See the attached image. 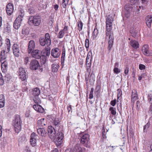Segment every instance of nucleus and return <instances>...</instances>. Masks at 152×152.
I'll return each instance as SVG.
<instances>
[{"label":"nucleus","mask_w":152,"mask_h":152,"mask_svg":"<svg viewBox=\"0 0 152 152\" xmlns=\"http://www.w3.org/2000/svg\"><path fill=\"white\" fill-rule=\"evenodd\" d=\"M113 71L115 73L118 74L120 72V70L117 67H115L113 69Z\"/></svg>","instance_id":"nucleus-44"},{"label":"nucleus","mask_w":152,"mask_h":152,"mask_svg":"<svg viewBox=\"0 0 152 152\" xmlns=\"http://www.w3.org/2000/svg\"><path fill=\"white\" fill-rule=\"evenodd\" d=\"M39 66V63L36 59H33L31 61L30 65V67L31 69L36 70Z\"/></svg>","instance_id":"nucleus-8"},{"label":"nucleus","mask_w":152,"mask_h":152,"mask_svg":"<svg viewBox=\"0 0 152 152\" xmlns=\"http://www.w3.org/2000/svg\"><path fill=\"white\" fill-rule=\"evenodd\" d=\"M146 76V74L145 73H142L141 74V75L139 76L138 77V80H141L142 78H143L145 76Z\"/></svg>","instance_id":"nucleus-50"},{"label":"nucleus","mask_w":152,"mask_h":152,"mask_svg":"<svg viewBox=\"0 0 152 152\" xmlns=\"http://www.w3.org/2000/svg\"><path fill=\"white\" fill-rule=\"evenodd\" d=\"M64 152H72V151L71 149H66Z\"/></svg>","instance_id":"nucleus-63"},{"label":"nucleus","mask_w":152,"mask_h":152,"mask_svg":"<svg viewBox=\"0 0 152 152\" xmlns=\"http://www.w3.org/2000/svg\"><path fill=\"white\" fill-rule=\"evenodd\" d=\"M92 58V52L91 51H90L88 53L86 58V65L88 69L90 68L91 66Z\"/></svg>","instance_id":"nucleus-10"},{"label":"nucleus","mask_w":152,"mask_h":152,"mask_svg":"<svg viewBox=\"0 0 152 152\" xmlns=\"http://www.w3.org/2000/svg\"><path fill=\"white\" fill-rule=\"evenodd\" d=\"M145 21L148 27H150L152 22V15H149L146 16Z\"/></svg>","instance_id":"nucleus-15"},{"label":"nucleus","mask_w":152,"mask_h":152,"mask_svg":"<svg viewBox=\"0 0 152 152\" xmlns=\"http://www.w3.org/2000/svg\"><path fill=\"white\" fill-rule=\"evenodd\" d=\"M54 125L56 126H58L59 124V121L58 120H54L53 122Z\"/></svg>","instance_id":"nucleus-45"},{"label":"nucleus","mask_w":152,"mask_h":152,"mask_svg":"<svg viewBox=\"0 0 152 152\" xmlns=\"http://www.w3.org/2000/svg\"><path fill=\"white\" fill-rule=\"evenodd\" d=\"M71 107H72L71 105H70L68 107H67V109L68 112H69L71 110V109H72Z\"/></svg>","instance_id":"nucleus-61"},{"label":"nucleus","mask_w":152,"mask_h":152,"mask_svg":"<svg viewBox=\"0 0 152 152\" xmlns=\"http://www.w3.org/2000/svg\"><path fill=\"white\" fill-rule=\"evenodd\" d=\"M40 44L42 46H45L46 44L47 46H49L51 44V40L50 35L47 33L45 35V37H40L39 39Z\"/></svg>","instance_id":"nucleus-4"},{"label":"nucleus","mask_w":152,"mask_h":152,"mask_svg":"<svg viewBox=\"0 0 152 152\" xmlns=\"http://www.w3.org/2000/svg\"><path fill=\"white\" fill-rule=\"evenodd\" d=\"M24 15V12L23 10L21 11L20 13L17 18H20V19H21V21L22 20V18L23 17Z\"/></svg>","instance_id":"nucleus-37"},{"label":"nucleus","mask_w":152,"mask_h":152,"mask_svg":"<svg viewBox=\"0 0 152 152\" xmlns=\"http://www.w3.org/2000/svg\"><path fill=\"white\" fill-rule=\"evenodd\" d=\"M20 117L19 115H15L14 119L13 121V124H20Z\"/></svg>","instance_id":"nucleus-24"},{"label":"nucleus","mask_w":152,"mask_h":152,"mask_svg":"<svg viewBox=\"0 0 152 152\" xmlns=\"http://www.w3.org/2000/svg\"><path fill=\"white\" fill-rule=\"evenodd\" d=\"M149 124L147 123V124L144 126L143 130L144 132L146 131L147 129L149 128Z\"/></svg>","instance_id":"nucleus-47"},{"label":"nucleus","mask_w":152,"mask_h":152,"mask_svg":"<svg viewBox=\"0 0 152 152\" xmlns=\"http://www.w3.org/2000/svg\"><path fill=\"white\" fill-rule=\"evenodd\" d=\"M40 93V91L39 88H35L32 91V94L34 96H37Z\"/></svg>","instance_id":"nucleus-25"},{"label":"nucleus","mask_w":152,"mask_h":152,"mask_svg":"<svg viewBox=\"0 0 152 152\" xmlns=\"http://www.w3.org/2000/svg\"><path fill=\"white\" fill-rule=\"evenodd\" d=\"M33 99L35 103L39 104L41 103L40 99L38 97L35 96Z\"/></svg>","instance_id":"nucleus-34"},{"label":"nucleus","mask_w":152,"mask_h":152,"mask_svg":"<svg viewBox=\"0 0 152 152\" xmlns=\"http://www.w3.org/2000/svg\"><path fill=\"white\" fill-rule=\"evenodd\" d=\"M116 100L115 99L113 100H112L110 102V104L113 106H114L116 104Z\"/></svg>","instance_id":"nucleus-49"},{"label":"nucleus","mask_w":152,"mask_h":152,"mask_svg":"<svg viewBox=\"0 0 152 152\" xmlns=\"http://www.w3.org/2000/svg\"><path fill=\"white\" fill-rule=\"evenodd\" d=\"M24 152H31L29 148L28 147H26V148Z\"/></svg>","instance_id":"nucleus-56"},{"label":"nucleus","mask_w":152,"mask_h":152,"mask_svg":"<svg viewBox=\"0 0 152 152\" xmlns=\"http://www.w3.org/2000/svg\"><path fill=\"white\" fill-rule=\"evenodd\" d=\"M43 52L44 55L47 56H49L50 53V48H45V49L43 50Z\"/></svg>","instance_id":"nucleus-29"},{"label":"nucleus","mask_w":152,"mask_h":152,"mask_svg":"<svg viewBox=\"0 0 152 152\" xmlns=\"http://www.w3.org/2000/svg\"><path fill=\"white\" fill-rule=\"evenodd\" d=\"M64 32L63 30L59 32L58 34V37L59 38H62L64 35Z\"/></svg>","instance_id":"nucleus-36"},{"label":"nucleus","mask_w":152,"mask_h":152,"mask_svg":"<svg viewBox=\"0 0 152 152\" xmlns=\"http://www.w3.org/2000/svg\"><path fill=\"white\" fill-rule=\"evenodd\" d=\"M38 136L34 132L32 133L31 135L30 142L32 146H35L38 139Z\"/></svg>","instance_id":"nucleus-11"},{"label":"nucleus","mask_w":152,"mask_h":152,"mask_svg":"<svg viewBox=\"0 0 152 152\" xmlns=\"http://www.w3.org/2000/svg\"><path fill=\"white\" fill-rule=\"evenodd\" d=\"M14 56L18 57L20 54V50L19 45L16 44H14L12 48Z\"/></svg>","instance_id":"nucleus-7"},{"label":"nucleus","mask_w":152,"mask_h":152,"mask_svg":"<svg viewBox=\"0 0 152 152\" xmlns=\"http://www.w3.org/2000/svg\"><path fill=\"white\" fill-rule=\"evenodd\" d=\"M2 126L0 125V137H1L2 134Z\"/></svg>","instance_id":"nucleus-60"},{"label":"nucleus","mask_w":152,"mask_h":152,"mask_svg":"<svg viewBox=\"0 0 152 152\" xmlns=\"http://www.w3.org/2000/svg\"><path fill=\"white\" fill-rule=\"evenodd\" d=\"M60 51L58 48L53 49L51 51V55L54 58L58 57L60 55Z\"/></svg>","instance_id":"nucleus-13"},{"label":"nucleus","mask_w":152,"mask_h":152,"mask_svg":"<svg viewBox=\"0 0 152 152\" xmlns=\"http://www.w3.org/2000/svg\"><path fill=\"white\" fill-rule=\"evenodd\" d=\"M139 69L140 70H143L145 69V66L142 64H140L139 65Z\"/></svg>","instance_id":"nucleus-48"},{"label":"nucleus","mask_w":152,"mask_h":152,"mask_svg":"<svg viewBox=\"0 0 152 152\" xmlns=\"http://www.w3.org/2000/svg\"><path fill=\"white\" fill-rule=\"evenodd\" d=\"M2 68H6L7 67L8 64L7 62L6 61H4L1 64Z\"/></svg>","instance_id":"nucleus-40"},{"label":"nucleus","mask_w":152,"mask_h":152,"mask_svg":"<svg viewBox=\"0 0 152 152\" xmlns=\"http://www.w3.org/2000/svg\"><path fill=\"white\" fill-rule=\"evenodd\" d=\"M5 42L7 47V50H6V51L7 53H8L9 52L10 48V41L9 39H7L5 40Z\"/></svg>","instance_id":"nucleus-26"},{"label":"nucleus","mask_w":152,"mask_h":152,"mask_svg":"<svg viewBox=\"0 0 152 152\" xmlns=\"http://www.w3.org/2000/svg\"><path fill=\"white\" fill-rule=\"evenodd\" d=\"M129 71V68L128 67H126L125 68L124 73L125 74L127 75Z\"/></svg>","instance_id":"nucleus-53"},{"label":"nucleus","mask_w":152,"mask_h":152,"mask_svg":"<svg viewBox=\"0 0 152 152\" xmlns=\"http://www.w3.org/2000/svg\"><path fill=\"white\" fill-rule=\"evenodd\" d=\"M22 33L23 34H26L27 33V31L26 28H24L22 30Z\"/></svg>","instance_id":"nucleus-55"},{"label":"nucleus","mask_w":152,"mask_h":152,"mask_svg":"<svg viewBox=\"0 0 152 152\" xmlns=\"http://www.w3.org/2000/svg\"><path fill=\"white\" fill-rule=\"evenodd\" d=\"M4 80L2 78V74L1 73H0V85H3L4 84Z\"/></svg>","instance_id":"nucleus-41"},{"label":"nucleus","mask_w":152,"mask_h":152,"mask_svg":"<svg viewBox=\"0 0 152 152\" xmlns=\"http://www.w3.org/2000/svg\"><path fill=\"white\" fill-rule=\"evenodd\" d=\"M148 99H150V102L152 104V95L150 94L148 95Z\"/></svg>","instance_id":"nucleus-52"},{"label":"nucleus","mask_w":152,"mask_h":152,"mask_svg":"<svg viewBox=\"0 0 152 152\" xmlns=\"http://www.w3.org/2000/svg\"><path fill=\"white\" fill-rule=\"evenodd\" d=\"M21 19L19 18H17L15 21L13 26L14 28L16 29H18L21 26Z\"/></svg>","instance_id":"nucleus-14"},{"label":"nucleus","mask_w":152,"mask_h":152,"mask_svg":"<svg viewBox=\"0 0 152 152\" xmlns=\"http://www.w3.org/2000/svg\"><path fill=\"white\" fill-rule=\"evenodd\" d=\"M41 22V19L39 16H30L28 20V23L30 25L38 26Z\"/></svg>","instance_id":"nucleus-3"},{"label":"nucleus","mask_w":152,"mask_h":152,"mask_svg":"<svg viewBox=\"0 0 152 152\" xmlns=\"http://www.w3.org/2000/svg\"><path fill=\"white\" fill-rule=\"evenodd\" d=\"M40 58L41 63L43 64H44L46 60V57L44 56L43 55L42 56H41V57Z\"/></svg>","instance_id":"nucleus-33"},{"label":"nucleus","mask_w":152,"mask_h":152,"mask_svg":"<svg viewBox=\"0 0 152 152\" xmlns=\"http://www.w3.org/2000/svg\"><path fill=\"white\" fill-rule=\"evenodd\" d=\"M138 98L137 92L136 90L134 89L132 92L131 101L134 102Z\"/></svg>","instance_id":"nucleus-19"},{"label":"nucleus","mask_w":152,"mask_h":152,"mask_svg":"<svg viewBox=\"0 0 152 152\" xmlns=\"http://www.w3.org/2000/svg\"><path fill=\"white\" fill-rule=\"evenodd\" d=\"M6 12L9 15H11L14 10L13 5L12 3H10L7 4L6 7Z\"/></svg>","instance_id":"nucleus-12"},{"label":"nucleus","mask_w":152,"mask_h":152,"mask_svg":"<svg viewBox=\"0 0 152 152\" xmlns=\"http://www.w3.org/2000/svg\"><path fill=\"white\" fill-rule=\"evenodd\" d=\"M6 52V53H7ZM5 50H3V51H2L1 53V58L2 60L6 58V55L5 53Z\"/></svg>","instance_id":"nucleus-30"},{"label":"nucleus","mask_w":152,"mask_h":152,"mask_svg":"<svg viewBox=\"0 0 152 152\" xmlns=\"http://www.w3.org/2000/svg\"><path fill=\"white\" fill-rule=\"evenodd\" d=\"M48 132L49 137L54 140L57 145H59L61 144L64 137L62 133L59 132L56 134L55 129L51 126L48 127Z\"/></svg>","instance_id":"nucleus-2"},{"label":"nucleus","mask_w":152,"mask_h":152,"mask_svg":"<svg viewBox=\"0 0 152 152\" xmlns=\"http://www.w3.org/2000/svg\"><path fill=\"white\" fill-rule=\"evenodd\" d=\"M94 91V89L93 88H92L91 89V91L90 93L89 96V98L91 99L93 98V93Z\"/></svg>","instance_id":"nucleus-38"},{"label":"nucleus","mask_w":152,"mask_h":152,"mask_svg":"<svg viewBox=\"0 0 152 152\" xmlns=\"http://www.w3.org/2000/svg\"><path fill=\"white\" fill-rule=\"evenodd\" d=\"M77 26L78 30L79 31H80L82 30L83 23L81 21H80L78 22Z\"/></svg>","instance_id":"nucleus-31"},{"label":"nucleus","mask_w":152,"mask_h":152,"mask_svg":"<svg viewBox=\"0 0 152 152\" xmlns=\"http://www.w3.org/2000/svg\"><path fill=\"white\" fill-rule=\"evenodd\" d=\"M69 0H63L62 5L64 8H65L68 3Z\"/></svg>","instance_id":"nucleus-32"},{"label":"nucleus","mask_w":152,"mask_h":152,"mask_svg":"<svg viewBox=\"0 0 152 152\" xmlns=\"http://www.w3.org/2000/svg\"><path fill=\"white\" fill-rule=\"evenodd\" d=\"M67 27L66 26H65L64 27V29L63 30V31L64 32V31H67Z\"/></svg>","instance_id":"nucleus-64"},{"label":"nucleus","mask_w":152,"mask_h":152,"mask_svg":"<svg viewBox=\"0 0 152 152\" xmlns=\"http://www.w3.org/2000/svg\"><path fill=\"white\" fill-rule=\"evenodd\" d=\"M4 101H0V107L1 108L3 107L4 106Z\"/></svg>","instance_id":"nucleus-51"},{"label":"nucleus","mask_w":152,"mask_h":152,"mask_svg":"<svg viewBox=\"0 0 152 152\" xmlns=\"http://www.w3.org/2000/svg\"><path fill=\"white\" fill-rule=\"evenodd\" d=\"M65 57V54L62 53V56L61 57V61H64V58Z\"/></svg>","instance_id":"nucleus-58"},{"label":"nucleus","mask_w":152,"mask_h":152,"mask_svg":"<svg viewBox=\"0 0 152 152\" xmlns=\"http://www.w3.org/2000/svg\"><path fill=\"white\" fill-rule=\"evenodd\" d=\"M2 38L1 36H0V48L2 46Z\"/></svg>","instance_id":"nucleus-59"},{"label":"nucleus","mask_w":152,"mask_h":152,"mask_svg":"<svg viewBox=\"0 0 152 152\" xmlns=\"http://www.w3.org/2000/svg\"><path fill=\"white\" fill-rule=\"evenodd\" d=\"M115 110V108L112 107H111L109 108V110L111 111V114L114 115H115L116 114V112Z\"/></svg>","instance_id":"nucleus-35"},{"label":"nucleus","mask_w":152,"mask_h":152,"mask_svg":"<svg viewBox=\"0 0 152 152\" xmlns=\"http://www.w3.org/2000/svg\"><path fill=\"white\" fill-rule=\"evenodd\" d=\"M35 47V44L33 40H30L28 44V52L29 53H30Z\"/></svg>","instance_id":"nucleus-16"},{"label":"nucleus","mask_w":152,"mask_h":152,"mask_svg":"<svg viewBox=\"0 0 152 152\" xmlns=\"http://www.w3.org/2000/svg\"><path fill=\"white\" fill-rule=\"evenodd\" d=\"M29 58L28 57H25L24 58V62L25 64L26 65L27 64Z\"/></svg>","instance_id":"nucleus-46"},{"label":"nucleus","mask_w":152,"mask_h":152,"mask_svg":"<svg viewBox=\"0 0 152 152\" xmlns=\"http://www.w3.org/2000/svg\"><path fill=\"white\" fill-rule=\"evenodd\" d=\"M114 21V18L112 15H110L107 16L106 23V29L105 31L106 37L108 36V49L110 50L113 43L114 37L113 32L111 31L112 23Z\"/></svg>","instance_id":"nucleus-1"},{"label":"nucleus","mask_w":152,"mask_h":152,"mask_svg":"<svg viewBox=\"0 0 152 152\" xmlns=\"http://www.w3.org/2000/svg\"><path fill=\"white\" fill-rule=\"evenodd\" d=\"M130 43L131 46L134 48L137 49L139 47V44L137 41L135 40H131Z\"/></svg>","instance_id":"nucleus-22"},{"label":"nucleus","mask_w":152,"mask_h":152,"mask_svg":"<svg viewBox=\"0 0 152 152\" xmlns=\"http://www.w3.org/2000/svg\"><path fill=\"white\" fill-rule=\"evenodd\" d=\"M37 132L42 136H45L47 134V132L43 128L38 129Z\"/></svg>","instance_id":"nucleus-21"},{"label":"nucleus","mask_w":152,"mask_h":152,"mask_svg":"<svg viewBox=\"0 0 152 152\" xmlns=\"http://www.w3.org/2000/svg\"><path fill=\"white\" fill-rule=\"evenodd\" d=\"M59 68V66L57 63L53 64L52 65V70L53 72H56L57 71Z\"/></svg>","instance_id":"nucleus-27"},{"label":"nucleus","mask_w":152,"mask_h":152,"mask_svg":"<svg viewBox=\"0 0 152 152\" xmlns=\"http://www.w3.org/2000/svg\"><path fill=\"white\" fill-rule=\"evenodd\" d=\"M54 16L53 15L51 14L49 18L50 21L49 22L50 23L52 24L53 23L54 21L53 19Z\"/></svg>","instance_id":"nucleus-43"},{"label":"nucleus","mask_w":152,"mask_h":152,"mask_svg":"<svg viewBox=\"0 0 152 152\" xmlns=\"http://www.w3.org/2000/svg\"><path fill=\"white\" fill-rule=\"evenodd\" d=\"M46 122L44 118H42L38 120L37 125L39 127L45 125Z\"/></svg>","instance_id":"nucleus-20"},{"label":"nucleus","mask_w":152,"mask_h":152,"mask_svg":"<svg viewBox=\"0 0 152 152\" xmlns=\"http://www.w3.org/2000/svg\"><path fill=\"white\" fill-rule=\"evenodd\" d=\"M117 91H118V93L117 95V101H118V100L119 99V98L121 96L122 94V91L120 89H118L117 90Z\"/></svg>","instance_id":"nucleus-39"},{"label":"nucleus","mask_w":152,"mask_h":152,"mask_svg":"<svg viewBox=\"0 0 152 152\" xmlns=\"http://www.w3.org/2000/svg\"><path fill=\"white\" fill-rule=\"evenodd\" d=\"M85 46L86 48H88L89 46V41L88 39H86L85 41Z\"/></svg>","instance_id":"nucleus-42"},{"label":"nucleus","mask_w":152,"mask_h":152,"mask_svg":"<svg viewBox=\"0 0 152 152\" xmlns=\"http://www.w3.org/2000/svg\"><path fill=\"white\" fill-rule=\"evenodd\" d=\"M32 56L36 59H39L41 58V55L38 50H35L32 51Z\"/></svg>","instance_id":"nucleus-17"},{"label":"nucleus","mask_w":152,"mask_h":152,"mask_svg":"<svg viewBox=\"0 0 152 152\" xmlns=\"http://www.w3.org/2000/svg\"><path fill=\"white\" fill-rule=\"evenodd\" d=\"M75 152H82L81 148L80 147L79 144H77L75 146Z\"/></svg>","instance_id":"nucleus-28"},{"label":"nucleus","mask_w":152,"mask_h":152,"mask_svg":"<svg viewBox=\"0 0 152 152\" xmlns=\"http://www.w3.org/2000/svg\"><path fill=\"white\" fill-rule=\"evenodd\" d=\"M34 109L37 112L42 113L44 111V110L42 107L38 104H34L33 106Z\"/></svg>","instance_id":"nucleus-18"},{"label":"nucleus","mask_w":152,"mask_h":152,"mask_svg":"<svg viewBox=\"0 0 152 152\" xmlns=\"http://www.w3.org/2000/svg\"><path fill=\"white\" fill-rule=\"evenodd\" d=\"M125 15L127 18H129L132 10V7L130 5L127 4L125 7Z\"/></svg>","instance_id":"nucleus-9"},{"label":"nucleus","mask_w":152,"mask_h":152,"mask_svg":"<svg viewBox=\"0 0 152 152\" xmlns=\"http://www.w3.org/2000/svg\"><path fill=\"white\" fill-rule=\"evenodd\" d=\"M58 8V5L56 4L54 5V9L56 10H57Z\"/></svg>","instance_id":"nucleus-62"},{"label":"nucleus","mask_w":152,"mask_h":152,"mask_svg":"<svg viewBox=\"0 0 152 152\" xmlns=\"http://www.w3.org/2000/svg\"><path fill=\"white\" fill-rule=\"evenodd\" d=\"M89 140V136L87 134H85L81 137L80 143L85 146L88 144Z\"/></svg>","instance_id":"nucleus-5"},{"label":"nucleus","mask_w":152,"mask_h":152,"mask_svg":"<svg viewBox=\"0 0 152 152\" xmlns=\"http://www.w3.org/2000/svg\"><path fill=\"white\" fill-rule=\"evenodd\" d=\"M19 77L22 80H25L26 78V73L25 69L23 67H20L19 70Z\"/></svg>","instance_id":"nucleus-6"},{"label":"nucleus","mask_w":152,"mask_h":152,"mask_svg":"<svg viewBox=\"0 0 152 152\" xmlns=\"http://www.w3.org/2000/svg\"><path fill=\"white\" fill-rule=\"evenodd\" d=\"M4 101V96L3 94L0 95V101Z\"/></svg>","instance_id":"nucleus-54"},{"label":"nucleus","mask_w":152,"mask_h":152,"mask_svg":"<svg viewBox=\"0 0 152 152\" xmlns=\"http://www.w3.org/2000/svg\"><path fill=\"white\" fill-rule=\"evenodd\" d=\"M28 12L30 13H33L34 12V10L33 9L31 8L28 9Z\"/></svg>","instance_id":"nucleus-57"},{"label":"nucleus","mask_w":152,"mask_h":152,"mask_svg":"<svg viewBox=\"0 0 152 152\" xmlns=\"http://www.w3.org/2000/svg\"><path fill=\"white\" fill-rule=\"evenodd\" d=\"M14 130L16 132L18 133L20 130V124H13Z\"/></svg>","instance_id":"nucleus-23"}]
</instances>
